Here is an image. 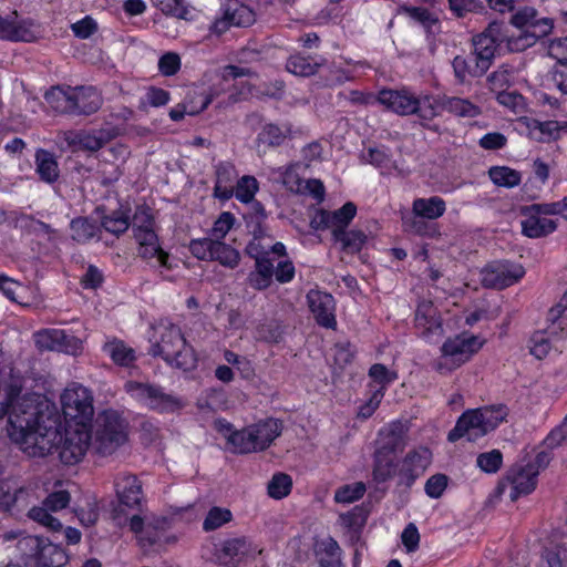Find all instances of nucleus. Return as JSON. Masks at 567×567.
Masks as SVG:
<instances>
[{"label":"nucleus","instance_id":"nucleus-28","mask_svg":"<svg viewBox=\"0 0 567 567\" xmlns=\"http://www.w3.org/2000/svg\"><path fill=\"white\" fill-rule=\"evenodd\" d=\"M453 70L460 83H464L467 76L478 78L488 70L474 54L470 56L457 55L453 60Z\"/></svg>","mask_w":567,"mask_h":567},{"label":"nucleus","instance_id":"nucleus-3","mask_svg":"<svg viewBox=\"0 0 567 567\" xmlns=\"http://www.w3.org/2000/svg\"><path fill=\"white\" fill-rule=\"evenodd\" d=\"M507 416L504 405L484 406L464 412L455 427L449 433V441L455 442L466 436L468 441H475L495 430Z\"/></svg>","mask_w":567,"mask_h":567},{"label":"nucleus","instance_id":"nucleus-17","mask_svg":"<svg viewBox=\"0 0 567 567\" xmlns=\"http://www.w3.org/2000/svg\"><path fill=\"white\" fill-rule=\"evenodd\" d=\"M561 533L554 530L542 540L539 560L535 567H564L567 547L560 539Z\"/></svg>","mask_w":567,"mask_h":567},{"label":"nucleus","instance_id":"nucleus-10","mask_svg":"<svg viewBox=\"0 0 567 567\" xmlns=\"http://www.w3.org/2000/svg\"><path fill=\"white\" fill-rule=\"evenodd\" d=\"M18 544L21 550L30 549L40 567H62L68 561L65 551L43 537L28 535Z\"/></svg>","mask_w":567,"mask_h":567},{"label":"nucleus","instance_id":"nucleus-24","mask_svg":"<svg viewBox=\"0 0 567 567\" xmlns=\"http://www.w3.org/2000/svg\"><path fill=\"white\" fill-rule=\"evenodd\" d=\"M225 427L227 430V433H225L227 435V442L231 445L234 453L247 454L261 452L256 441L257 437L255 436L252 424L234 432L230 431L229 424Z\"/></svg>","mask_w":567,"mask_h":567},{"label":"nucleus","instance_id":"nucleus-26","mask_svg":"<svg viewBox=\"0 0 567 567\" xmlns=\"http://www.w3.org/2000/svg\"><path fill=\"white\" fill-rule=\"evenodd\" d=\"M511 23L519 30H527L529 32H534L536 28L538 29L542 24H545L547 27L546 35L553 29V21L548 18H538V12L533 7L518 9L512 16Z\"/></svg>","mask_w":567,"mask_h":567},{"label":"nucleus","instance_id":"nucleus-55","mask_svg":"<svg viewBox=\"0 0 567 567\" xmlns=\"http://www.w3.org/2000/svg\"><path fill=\"white\" fill-rule=\"evenodd\" d=\"M441 96L436 99L424 97L423 100L417 99V110L414 114H417L422 120L431 121L440 114L441 109Z\"/></svg>","mask_w":567,"mask_h":567},{"label":"nucleus","instance_id":"nucleus-41","mask_svg":"<svg viewBox=\"0 0 567 567\" xmlns=\"http://www.w3.org/2000/svg\"><path fill=\"white\" fill-rule=\"evenodd\" d=\"M72 239L85 244L94 238L100 231V227L87 218H75L71 221Z\"/></svg>","mask_w":567,"mask_h":567},{"label":"nucleus","instance_id":"nucleus-51","mask_svg":"<svg viewBox=\"0 0 567 567\" xmlns=\"http://www.w3.org/2000/svg\"><path fill=\"white\" fill-rule=\"evenodd\" d=\"M503 463V455L499 450H492L481 453L476 458L477 466L485 473H496Z\"/></svg>","mask_w":567,"mask_h":567},{"label":"nucleus","instance_id":"nucleus-37","mask_svg":"<svg viewBox=\"0 0 567 567\" xmlns=\"http://www.w3.org/2000/svg\"><path fill=\"white\" fill-rule=\"evenodd\" d=\"M332 237L334 241L340 243L342 250L350 254L360 251L367 240L365 234L357 229L337 230Z\"/></svg>","mask_w":567,"mask_h":567},{"label":"nucleus","instance_id":"nucleus-46","mask_svg":"<svg viewBox=\"0 0 567 567\" xmlns=\"http://www.w3.org/2000/svg\"><path fill=\"white\" fill-rule=\"evenodd\" d=\"M50 512V508L42 504V506L31 507L28 512V516L52 532H60L62 524L58 518L53 517Z\"/></svg>","mask_w":567,"mask_h":567},{"label":"nucleus","instance_id":"nucleus-50","mask_svg":"<svg viewBox=\"0 0 567 567\" xmlns=\"http://www.w3.org/2000/svg\"><path fill=\"white\" fill-rule=\"evenodd\" d=\"M365 493V485L362 482L343 485L334 493V501L337 503H352L361 498Z\"/></svg>","mask_w":567,"mask_h":567},{"label":"nucleus","instance_id":"nucleus-43","mask_svg":"<svg viewBox=\"0 0 567 567\" xmlns=\"http://www.w3.org/2000/svg\"><path fill=\"white\" fill-rule=\"evenodd\" d=\"M491 181L502 187H515L520 183V173L507 166H493L488 171Z\"/></svg>","mask_w":567,"mask_h":567},{"label":"nucleus","instance_id":"nucleus-1","mask_svg":"<svg viewBox=\"0 0 567 567\" xmlns=\"http://www.w3.org/2000/svg\"><path fill=\"white\" fill-rule=\"evenodd\" d=\"M4 391L6 401L1 404L3 414L8 416L7 432L11 441L32 457L51 453L59 439L55 420L43 414L38 396H20L19 379H12Z\"/></svg>","mask_w":567,"mask_h":567},{"label":"nucleus","instance_id":"nucleus-34","mask_svg":"<svg viewBox=\"0 0 567 567\" xmlns=\"http://www.w3.org/2000/svg\"><path fill=\"white\" fill-rule=\"evenodd\" d=\"M545 24H542L538 29L534 30V32H529L527 30H519L517 35H512L507 39V47L513 52H520L534 45L537 40L546 37Z\"/></svg>","mask_w":567,"mask_h":567},{"label":"nucleus","instance_id":"nucleus-54","mask_svg":"<svg viewBox=\"0 0 567 567\" xmlns=\"http://www.w3.org/2000/svg\"><path fill=\"white\" fill-rule=\"evenodd\" d=\"M231 519V513L228 509H223L220 507H213L204 523L203 528L207 532L214 530L228 523Z\"/></svg>","mask_w":567,"mask_h":567},{"label":"nucleus","instance_id":"nucleus-47","mask_svg":"<svg viewBox=\"0 0 567 567\" xmlns=\"http://www.w3.org/2000/svg\"><path fill=\"white\" fill-rule=\"evenodd\" d=\"M560 126L556 121L537 122L535 121L530 126V135L538 142H546L550 138H557L559 135Z\"/></svg>","mask_w":567,"mask_h":567},{"label":"nucleus","instance_id":"nucleus-49","mask_svg":"<svg viewBox=\"0 0 567 567\" xmlns=\"http://www.w3.org/2000/svg\"><path fill=\"white\" fill-rule=\"evenodd\" d=\"M257 190L258 183L257 179L252 176L241 177L234 186V195L243 203L251 202Z\"/></svg>","mask_w":567,"mask_h":567},{"label":"nucleus","instance_id":"nucleus-63","mask_svg":"<svg viewBox=\"0 0 567 567\" xmlns=\"http://www.w3.org/2000/svg\"><path fill=\"white\" fill-rule=\"evenodd\" d=\"M551 349V342L543 332L535 333L530 339V353L542 360Z\"/></svg>","mask_w":567,"mask_h":567},{"label":"nucleus","instance_id":"nucleus-33","mask_svg":"<svg viewBox=\"0 0 567 567\" xmlns=\"http://www.w3.org/2000/svg\"><path fill=\"white\" fill-rule=\"evenodd\" d=\"M47 103L56 112L73 114V89L62 90L60 87H52L44 95Z\"/></svg>","mask_w":567,"mask_h":567},{"label":"nucleus","instance_id":"nucleus-20","mask_svg":"<svg viewBox=\"0 0 567 567\" xmlns=\"http://www.w3.org/2000/svg\"><path fill=\"white\" fill-rule=\"evenodd\" d=\"M406 444V427L401 422H393L379 432L378 451L396 455Z\"/></svg>","mask_w":567,"mask_h":567},{"label":"nucleus","instance_id":"nucleus-31","mask_svg":"<svg viewBox=\"0 0 567 567\" xmlns=\"http://www.w3.org/2000/svg\"><path fill=\"white\" fill-rule=\"evenodd\" d=\"M252 427L261 451L268 449L282 432V423L272 417L255 423Z\"/></svg>","mask_w":567,"mask_h":567},{"label":"nucleus","instance_id":"nucleus-30","mask_svg":"<svg viewBox=\"0 0 567 567\" xmlns=\"http://www.w3.org/2000/svg\"><path fill=\"white\" fill-rule=\"evenodd\" d=\"M445 210L446 204L443 198L439 196L416 198L412 204L413 214L425 219H437L444 215Z\"/></svg>","mask_w":567,"mask_h":567},{"label":"nucleus","instance_id":"nucleus-15","mask_svg":"<svg viewBox=\"0 0 567 567\" xmlns=\"http://www.w3.org/2000/svg\"><path fill=\"white\" fill-rule=\"evenodd\" d=\"M38 38V27L31 19H18L13 11L7 17L0 16V39L6 41L32 42Z\"/></svg>","mask_w":567,"mask_h":567},{"label":"nucleus","instance_id":"nucleus-39","mask_svg":"<svg viewBox=\"0 0 567 567\" xmlns=\"http://www.w3.org/2000/svg\"><path fill=\"white\" fill-rule=\"evenodd\" d=\"M395 456L381 451H375L373 477L377 482H385L395 471Z\"/></svg>","mask_w":567,"mask_h":567},{"label":"nucleus","instance_id":"nucleus-48","mask_svg":"<svg viewBox=\"0 0 567 567\" xmlns=\"http://www.w3.org/2000/svg\"><path fill=\"white\" fill-rule=\"evenodd\" d=\"M292 486V480L285 473H277L268 483V494L275 499H281L286 497Z\"/></svg>","mask_w":567,"mask_h":567},{"label":"nucleus","instance_id":"nucleus-2","mask_svg":"<svg viewBox=\"0 0 567 567\" xmlns=\"http://www.w3.org/2000/svg\"><path fill=\"white\" fill-rule=\"evenodd\" d=\"M158 338L151 348L153 355H161L168 364L184 371L194 370L197 357L175 324L159 326Z\"/></svg>","mask_w":567,"mask_h":567},{"label":"nucleus","instance_id":"nucleus-52","mask_svg":"<svg viewBox=\"0 0 567 567\" xmlns=\"http://www.w3.org/2000/svg\"><path fill=\"white\" fill-rule=\"evenodd\" d=\"M102 226L106 231L120 236L128 229L130 221L127 216L116 212L110 216H105L102 219Z\"/></svg>","mask_w":567,"mask_h":567},{"label":"nucleus","instance_id":"nucleus-5","mask_svg":"<svg viewBox=\"0 0 567 567\" xmlns=\"http://www.w3.org/2000/svg\"><path fill=\"white\" fill-rule=\"evenodd\" d=\"M483 347L478 337L461 333L447 338L441 347V355L433 363L440 374L446 375L466 363Z\"/></svg>","mask_w":567,"mask_h":567},{"label":"nucleus","instance_id":"nucleus-59","mask_svg":"<svg viewBox=\"0 0 567 567\" xmlns=\"http://www.w3.org/2000/svg\"><path fill=\"white\" fill-rule=\"evenodd\" d=\"M227 18L235 27H247L255 21L254 12L246 6H237L226 11Z\"/></svg>","mask_w":567,"mask_h":567},{"label":"nucleus","instance_id":"nucleus-38","mask_svg":"<svg viewBox=\"0 0 567 567\" xmlns=\"http://www.w3.org/2000/svg\"><path fill=\"white\" fill-rule=\"evenodd\" d=\"M473 47L474 56L489 69L498 47V44L495 43V40L486 35L478 34L473 38Z\"/></svg>","mask_w":567,"mask_h":567},{"label":"nucleus","instance_id":"nucleus-6","mask_svg":"<svg viewBox=\"0 0 567 567\" xmlns=\"http://www.w3.org/2000/svg\"><path fill=\"white\" fill-rule=\"evenodd\" d=\"M62 411L65 419L73 420L75 426L89 427L93 415V395L92 392L79 384H70L61 395Z\"/></svg>","mask_w":567,"mask_h":567},{"label":"nucleus","instance_id":"nucleus-4","mask_svg":"<svg viewBox=\"0 0 567 567\" xmlns=\"http://www.w3.org/2000/svg\"><path fill=\"white\" fill-rule=\"evenodd\" d=\"M125 420L113 410L99 414L95 421L92 451L101 456L113 454L127 439Z\"/></svg>","mask_w":567,"mask_h":567},{"label":"nucleus","instance_id":"nucleus-56","mask_svg":"<svg viewBox=\"0 0 567 567\" xmlns=\"http://www.w3.org/2000/svg\"><path fill=\"white\" fill-rule=\"evenodd\" d=\"M326 557L320 558V567H341V549L332 538L322 543Z\"/></svg>","mask_w":567,"mask_h":567},{"label":"nucleus","instance_id":"nucleus-35","mask_svg":"<svg viewBox=\"0 0 567 567\" xmlns=\"http://www.w3.org/2000/svg\"><path fill=\"white\" fill-rule=\"evenodd\" d=\"M103 350L110 355L115 364L122 367H128L136 359L134 349L127 347L123 341L117 339L106 342Z\"/></svg>","mask_w":567,"mask_h":567},{"label":"nucleus","instance_id":"nucleus-42","mask_svg":"<svg viewBox=\"0 0 567 567\" xmlns=\"http://www.w3.org/2000/svg\"><path fill=\"white\" fill-rule=\"evenodd\" d=\"M65 331L60 329H43L34 333V342L41 350L59 351Z\"/></svg>","mask_w":567,"mask_h":567},{"label":"nucleus","instance_id":"nucleus-44","mask_svg":"<svg viewBox=\"0 0 567 567\" xmlns=\"http://www.w3.org/2000/svg\"><path fill=\"white\" fill-rule=\"evenodd\" d=\"M289 132L288 127L281 128L276 124H266L258 134L257 141L267 146H279L285 142Z\"/></svg>","mask_w":567,"mask_h":567},{"label":"nucleus","instance_id":"nucleus-58","mask_svg":"<svg viewBox=\"0 0 567 567\" xmlns=\"http://www.w3.org/2000/svg\"><path fill=\"white\" fill-rule=\"evenodd\" d=\"M405 464L411 466L413 471H424L431 462V452L426 447H420L410 452L405 460Z\"/></svg>","mask_w":567,"mask_h":567},{"label":"nucleus","instance_id":"nucleus-32","mask_svg":"<svg viewBox=\"0 0 567 567\" xmlns=\"http://www.w3.org/2000/svg\"><path fill=\"white\" fill-rule=\"evenodd\" d=\"M35 165L41 181L51 184L59 178V165L52 153L39 150L35 154Z\"/></svg>","mask_w":567,"mask_h":567},{"label":"nucleus","instance_id":"nucleus-40","mask_svg":"<svg viewBox=\"0 0 567 567\" xmlns=\"http://www.w3.org/2000/svg\"><path fill=\"white\" fill-rule=\"evenodd\" d=\"M130 226L132 227L135 240L142 239L143 235L147 233H155L154 218L150 208L138 207L133 216L132 223H130Z\"/></svg>","mask_w":567,"mask_h":567},{"label":"nucleus","instance_id":"nucleus-9","mask_svg":"<svg viewBox=\"0 0 567 567\" xmlns=\"http://www.w3.org/2000/svg\"><path fill=\"white\" fill-rule=\"evenodd\" d=\"M121 134L117 126L106 124L96 130L65 131L62 134L63 141L74 150L97 152L112 140Z\"/></svg>","mask_w":567,"mask_h":567},{"label":"nucleus","instance_id":"nucleus-57","mask_svg":"<svg viewBox=\"0 0 567 567\" xmlns=\"http://www.w3.org/2000/svg\"><path fill=\"white\" fill-rule=\"evenodd\" d=\"M215 243L213 238L194 239L189 244V250L200 260H212Z\"/></svg>","mask_w":567,"mask_h":567},{"label":"nucleus","instance_id":"nucleus-16","mask_svg":"<svg viewBox=\"0 0 567 567\" xmlns=\"http://www.w3.org/2000/svg\"><path fill=\"white\" fill-rule=\"evenodd\" d=\"M307 302L318 324L324 328L336 327V303L330 293L320 290H310L307 293Z\"/></svg>","mask_w":567,"mask_h":567},{"label":"nucleus","instance_id":"nucleus-8","mask_svg":"<svg viewBox=\"0 0 567 567\" xmlns=\"http://www.w3.org/2000/svg\"><path fill=\"white\" fill-rule=\"evenodd\" d=\"M126 392L136 401L144 403L153 410L174 412L182 408V402L163 388L150 383L128 381L125 383Z\"/></svg>","mask_w":567,"mask_h":567},{"label":"nucleus","instance_id":"nucleus-60","mask_svg":"<svg viewBox=\"0 0 567 567\" xmlns=\"http://www.w3.org/2000/svg\"><path fill=\"white\" fill-rule=\"evenodd\" d=\"M157 6L165 14L189 19V10L185 6V0H157Z\"/></svg>","mask_w":567,"mask_h":567},{"label":"nucleus","instance_id":"nucleus-25","mask_svg":"<svg viewBox=\"0 0 567 567\" xmlns=\"http://www.w3.org/2000/svg\"><path fill=\"white\" fill-rule=\"evenodd\" d=\"M238 173L235 166L229 162L219 163L216 166L215 196L226 200L234 196L235 182L237 183Z\"/></svg>","mask_w":567,"mask_h":567},{"label":"nucleus","instance_id":"nucleus-12","mask_svg":"<svg viewBox=\"0 0 567 567\" xmlns=\"http://www.w3.org/2000/svg\"><path fill=\"white\" fill-rule=\"evenodd\" d=\"M524 274L520 265L493 262L482 270V284L487 288L504 289L517 282Z\"/></svg>","mask_w":567,"mask_h":567},{"label":"nucleus","instance_id":"nucleus-64","mask_svg":"<svg viewBox=\"0 0 567 567\" xmlns=\"http://www.w3.org/2000/svg\"><path fill=\"white\" fill-rule=\"evenodd\" d=\"M548 54L558 61L560 66H567V38H558L550 41Z\"/></svg>","mask_w":567,"mask_h":567},{"label":"nucleus","instance_id":"nucleus-14","mask_svg":"<svg viewBox=\"0 0 567 567\" xmlns=\"http://www.w3.org/2000/svg\"><path fill=\"white\" fill-rule=\"evenodd\" d=\"M120 505L114 509V519L122 525L121 514L124 507L138 509L142 501V485L136 476L130 474L120 475L115 482Z\"/></svg>","mask_w":567,"mask_h":567},{"label":"nucleus","instance_id":"nucleus-62","mask_svg":"<svg viewBox=\"0 0 567 567\" xmlns=\"http://www.w3.org/2000/svg\"><path fill=\"white\" fill-rule=\"evenodd\" d=\"M181 69V58L175 52H166L158 60V70L164 76L175 75Z\"/></svg>","mask_w":567,"mask_h":567},{"label":"nucleus","instance_id":"nucleus-27","mask_svg":"<svg viewBox=\"0 0 567 567\" xmlns=\"http://www.w3.org/2000/svg\"><path fill=\"white\" fill-rule=\"evenodd\" d=\"M250 554V544L245 537L225 540L218 551V559L224 565H235Z\"/></svg>","mask_w":567,"mask_h":567},{"label":"nucleus","instance_id":"nucleus-23","mask_svg":"<svg viewBox=\"0 0 567 567\" xmlns=\"http://www.w3.org/2000/svg\"><path fill=\"white\" fill-rule=\"evenodd\" d=\"M102 105L101 94L93 86H80L73 89L74 115H90Z\"/></svg>","mask_w":567,"mask_h":567},{"label":"nucleus","instance_id":"nucleus-18","mask_svg":"<svg viewBox=\"0 0 567 567\" xmlns=\"http://www.w3.org/2000/svg\"><path fill=\"white\" fill-rule=\"evenodd\" d=\"M357 214V206L348 202L334 212L321 210L312 220L316 228H328L332 236L337 230L347 229Z\"/></svg>","mask_w":567,"mask_h":567},{"label":"nucleus","instance_id":"nucleus-45","mask_svg":"<svg viewBox=\"0 0 567 567\" xmlns=\"http://www.w3.org/2000/svg\"><path fill=\"white\" fill-rule=\"evenodd\" d=\"M212 260H217L223 266L235 268L240 260L239 252L220 240H216Z\"/></svg>","mask_w":567,"mask_h":567},{"label":"nucleus","instance_id":"nucleus-21","mask_svg":"<svg viewBox=\"0 0 567 567\" xmlns=\"http://www.w3.org/2000/svg\"><path fill=\"white\" fill-rule=\"evenodd\" d=\"M138 244V256L152 265L158 267L171 268L168 262L169 255L161 247L156 233H147L142 239L136 240Z\"/></svg>","mask_w":567,"mask_h":567},{"label":"nucleus","instance_id":"nucleus-13","mask_svg":"<svg viewBox=\"0 0 567 567\" xmlns=\"http://www.w3.org/2000/svg\"><path fill=\"white\" fill-rule=\"evenodd\" d=\"M414 321L420 336L427 342L444 336L440 312L431 301L423 300L417 305Z\"/></svg>","mask_w":567,"mask_h":567},{"label":"nucleus","instance_id":"nucleus-7","mask_svg":"<svg viewBox=\"0 0 567 567\" xmlns=\"http://www.w3.org/2000/svg\"><path fill=\"white\" fill-rule=\"evenodd\" d=\"M91 432L86 426H70L64 435L59 432V439L53 446L59 452V457L65 465H74L83 460L92 445Z\"/></svg>","mask_w":567,"mask_h":567},{"label":"nucleus","instance_id":"nucleus-22","mask_svg":"<svg viewBox=\"0 0 567 567\" xmlns=\"http://www.w3.org/2000/svg\"><path fill=\"white\" fill-rule=\"evenodd\" d=\"M525 218L520 221L522 233L529 238H539L551 234L557 224L555 220L540 216L536 212H529V207L523 209Z\"/></svg>","mask_w":567,"mask_h":567},{"label":"nucleus","instance_id":"nucleus-53","mask_svg":"<svg viewBox=\"0 0 567 567\" xmlns=\"http://www.w3.org/2000/svg\"><path fill=\"white\" fill-rule=\"evenodd\" d=\"M512 81V72L508 66L502 65L494 72H492L488 78L487 82L489 85V89L495 92H504L507 86H509Z\"/></svg>","mask_w":567,"mask_h":567},{"label":"nucleus","instance_id":"nucleus-61","mask_svg":"<svg viewBox=\"0 0 567 567\" xmlns=\"http://www.w3.org/2000/svg\"><path fill=\"white\" fill-rule=\"evenodd\" d=\"M212 102V96H202V103L198 107L188 106L186 103L178 104L176 107L169 111V117L173 121H181L184 118V115L187 113L189 115H196L203 112Z\"/></svg>","mask_w":567,"mask_h":567},{"label":"nucleus","instance_id":"nucleus-29","mask_svg":"<svg viewBox=\"0 0 567 567\" xmlns=\"http://www.w3.org/2000/svg\"><path fill=\"white\" fill-rule=\"evenodd\" d=\"M441 109L458 117H476L481 114L478 105L468 99L458 96H441Z\"/></svg>","mask_w":567,"mask_h":567},{"label":"nucleus","instance_id":"nucleus-36","mask_svg":"<svg viewBox=\"0 0 567 567\" xmlns=\"http://www.w3.org/2000/svg\"><path fill=\"white\" fill-rule=\"evenodd\" d=\"M324 60L315 61L310 56L300 54L291 55L286 64L287 70L299 76H310L317 73L318 69L323 64Z\"/></svg>","mask_w":567,"mask_h":567},{"label":"nucleus","instance_id":"nucleus-11","mask_svg":"<svg viewBox=\"0 0 567 567\" xmlns=\"http://www.w3.org/2000/svg\"><path fill=\"white\" fill-rule=\"evenodd\" d=\"M537 484V470L534 464L514 465L499 484L502 493H507L515 502L520 496L532 493Z\"/></svg>","mask_w":567,"mask_h":567},{"label":"nucleus","instance_id":"nucleus-19","mask_svg":"<svg viewBox=\"0 0 567 567\" xmlns=\"http://www.w3.org/2000/svg\"><path fill=\"white\" fill-rule=\"evenodd\" d=\"M377 100L380 104L400 115L414 114L417 110V97L406 90H382Z\"/></svg>","mask_w":567,"mask_h":567}]
</instances>
